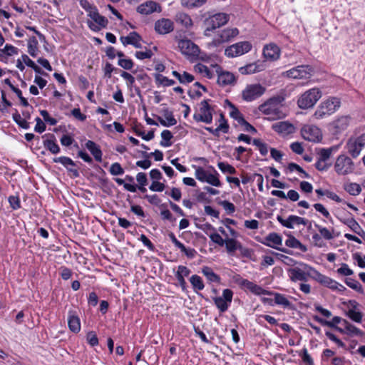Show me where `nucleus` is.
Masks as SVG:
<instances>
[{"mask_svg": "<svg viewBox=\"0 0 365 365\" xmlns=\"http://www.w3.org/2000/svg\"><path fill=\"white\" fill-rule=\"evenodd\" d=\"M283 100L279 96L272 97L261 104L258 109L262 113L269 115L268 118L271 120L283 118L286 115L282 110Z\"/></svg>", "mask_w": 365, "mask_h": 365, "instance_id": "nucleus-1", "label": "nucleus"}, {"mask_svg": "<svg viewBox=\"0 0 365 365\" xmlns=\"http://www.w3.org/2000/svg\"><path fill=\"white\" fill-rule=\"evenodd\" d=\"M289 277L292 281H306L310 277H315L316 270L306 264L299 263L297 267L288 270Z\"/></svg>", "mask_w": 365, "mask_h": 365, "instance_id": "nucleus-2", "label": "nucleus"}, {"mask_svg": "<svg viewBox=\"0 0 365 365\" xmlns=\"http://www.w3.org/2000/svg\"><path fill=\"white\" fill-rule=\"evenodd\" d=\"M229 15L225 13L215 14L206 18L204 21L206 26L204 35L210 36L212 31L225 25L229 21Z\"/></svg>", "mask_w": 365, "mask_h": 365, "instance_id": "nucleus-3", "label": "nucleus"}, {"mask_svg": "<svg viewBox=\"0 0 365 365\" xmlns=\"http://www.w3.org/2000/svg\"><path fill=\"white\" fill-rule=\"evenodd\" d=\"M239 33L240 31L237 28H226L220 30L215 35L212 41L207 43V46L210 48L218 47L232 41Z\"/></svg>", "mask_w": 365, "mask_h": 365, "instance_id": "nucleus-4", "label": "nucleus"}, {"mask_svg": "<svg viewBox=\"0 0 365 365\" xmlns=\"http://www.w3.org/2000/svg\"><path fill=\"white\" fill-rule=\"evenodd\" d=\"M209 100L201 101L199 109L193 115V118L197 122H203L210 124L212 122L214 108L209 104Z\"/></svg>", "mask_w": 365, "mask_h": 365, "instance_id": "nucleus-5", "label": "nucleus"}, {"mask_svg": "<svg viewBox=\"0 0 365 365\" xmlns=\"http://www.w3.org/2000/svg\"><path fill=\"white\" fill-rule=\"evenodd\" d=\"M212 168V173H210L201 167H197L195 169V178L203 182H207L215 187H220L221 182L218 178L219 174L213 167Z\"/></svg>", "mask_w": 365, "mask_h": 365, "instance_id": "nucleus-6", "label": "nucleus"}, {"mask_svg": "<svg viewBox=\"0 0 365 365\" xmlns=\"http://www.w3.org/2000/svg\"><path fill=\"white\" fill-rule=\"evenodd\" d=\"M265 91V87L259 83L249 84L242 90V98L246 102H252L261 97Z\"/></svg>", "mask_w": 365, "mask_h": 365, "instance_id": "nucleus-7", "label": "nucleus"}, {"mask_svg": "<svg viewBox=\"0 0 365 365\" xmlns=\"http://www.w3.org/2000/svg\"><path fill=\"white\" fill-rule=\"evenodd\" d=\"M252 48V43L249 41L237 42L227 46L225 50V55L228 58H235L248 53Z\"/></svg>", "mask_w": 365, "mask_h": 365, "instance_id": "nucleus-8", "label": "nucleus"}, {"mask_svg": "<svg viewBox=\"0 0 365 365\" xmlns=\"http://www.w3.org/2000/svg\"><path fill=\"white\" fill-rule=\"evenodd\" d=\"M314 73V70L310 66H298L287 71L284 74L287 77L294 79L308 80Z\"/></svg>", "mask_w": 365, "mask_h": 365, "instance_id": "nucleus-9", "label": "nucleus"}, {"mask_svg": "<svg viewBox=\"0 0 365 365\" xmlns=\"http://www.w3.org/2000/svg\"><path fill=\"white\" fill-rule=\"evenodd\" d=\"M319 90L312 88L305 92L298 100L299 108L307 109L312 108L319 100Z\"/></svg>", "mask_w": 365, "mask_h": 365, "instance_id": "nucleus-10", "label": "nucleus"}, {"mask_svg": "<svg viewBox=\"0 0 365 365\" xmlns=\"http://www.w3.org/2000/svg\"><path fill=\"white\" fill-rule=\"evenodd\" d=\"M214 68L217 75V84L221 87L234 86L236 83L235 76L227 71H225L219 65H215Z\"/></svg>", "mask_w": 365, "mask_h": 365, "instance_id": "nucleus-11", "label": "nucleus"}, {"mask_svg": "<svg viewBox=\"0 0 365 365\" xmlns=\"http://www.w3.org/2000/svg\"><path fill=\"white\" fill-rule=\"evenodd\" d=\"M354 163L346 155H339L334 164V170L339 175H348L354 171Z\"/></svg>", "mask_w": 365, "mask_h": 365, "instance_id": "nucleus-12", "label": "nucleus"}, {"mask_svg": "<svg viewBox=\"0 0 365 365\" xmlns=\"http://www.w3.org/2000/svg\"><path fill=\"white\" fill-rule=\"evenodd\" d=\"M341 106V101L336 97L329 96L321 103V117L335 113Z\"/></svg>", "mask_w": 365, "mask_h": 365, "instance_id": "nucleus-13", "label": "nucleus"}, {"mask_svg": "<svg viewBox=\"0 0 365 365\" xmlns=\"http://www.w3.org/2000/svg\"><path fill=\"white\" fill-rule=\"evenodd\" d=\"M233 292L230 289H225L222 291V295L213 298L215 304L220 312H225L227 310L232 302Z\"/></svg>", "mask_w": 365, "mask_h": 365, "instance_id": "nucleus-14", "label": "nucleus"}, {"mask_svg": "<svg viewBox=\"0 0 365 365\" xmlns=\"http://www.w3.org/2000/svg\"><path fill=\"white\" fill-rule=\"evenodd\" d=\"M178 46L182 54L189 56H197L199 53V47L188 39L178 41Z\"/></svg>", "mask_w": 365, "mask_h": 365, "instance_id": "nucleus-15", "label": "nucleus"}, {"mask_svg": "<svg viewBox=\"0 0 365 365\" xmlns=\"http://www.w3.org/2000/svg\"><path fill=\"white\" fill-rule=\"evenodd\" d=\"M349 123L350 118L348 116H341L331 123L328 128L333 135H336L345 130Z\"/></svg>", "mask_w": 365, "mask_h": 365, "instance_id": "nucleus-16", "label": "nucleus"}, {"mask_svg": "<svg viewBox=\"0 0 365 365\" xmlns=\"http://www.w3.org/2000/svg\"><path fill=\"white\" fill-rule=\"evenodd\" d=\"M364 146L360 136L350 138L346 145L348 153L353 158L358 157Z\"/></svg>", "mask_w": 365, "mask_h": 365, "instance_id": "nucleus-17", "label": "nucleus"}, {"mask_svg": "<svg viewBox=\"0 0 365 365\" xmlns=\"http://www.w3.org/2000/svg\"><path fill=\"white\" fill-rule=\"evenodd\" d=\"M302 138L308 141L318 142L319 140V128L312 125H305L302 127Z\"/></svg>", "mask_w": 365, "mask_h": 365, "instance_id": "nucleus-18", "label": "nucleus"}, {"mask_svg": "<svg viewBox=\"0 0 365 365\" xmlns=\"http://www.w3.org/2000/svg\"><path fill=\"white\" fill-rule=\"evenodd\" d=\"M173 30L174 23L169 19L162 18L156 21L155 23V31L159 34H168Z\"/></svg>", "mask_w": 365, "mask_h": 365, "instance_id": "nucleus-19", "label": "nucleus"}, {"mask_svg": "<svg viewBox=\"0 0 365 365\" xmlns=\"http://www.w3.org/2000/svg\"><path fill=\"white\" fill-rule=\"evenodd\" d=\"M137 12L143 15H149L154 12H161L160 5L153 1H147L137 7Z\"/></svg>", "mask_w": 365, "mask_h": 365, "instance_id": "nucleus-20", "label": "nucleus"}, {"mask_svg": "<svg viewBox=\"0 0 365 365\" xmlns=\"http://www.w3.org/2000/svg\"><path fill=\"white\" fill-rule=\"evenodd\" d=\"M262 53L267 61H274L279 58L281 50L277 44L271 43L264 46Z\"/></svg>", "mask_w": 365, "mask_h": 365, "instance_id": "nucleus-21", "label": "nucleus"}, {"mask_svg": "<svg viewBox=\"0 0 365 365\" xmlns=\"http://www.w3.org/2000/svg\"><path fill=\"white\" fill-rule=\"evenodd\" d=\"M272 129L282 136H287L295 132L294 125L288 121H280L272 125Z\"/></svg>", "mask_w": 365, "mask_h": 365, "instance_id": "nucleus-22", "label": "nucleus"}, {"mask_svg": "<svg viewBox=\"0 0 365 365\" xmlns=\"http://www.w3.org/2000/svg\"><path fill=\"white\" fill-rule=\"evenodd\" d=\"M226 250L229 254H233L236 250H240L246 255L249 250L242 246L240 242L234 238H225L224 240Z\"/></svg>", "mask_w": 365, "mask_h": 365, "instance_id": "nucleus-23", "label": "nucleus"}, {"mask_svg": "<svg viewBox=\"0 0 365 365\" xmlns=\"http://www.w3.org/2000/svg\"><path fill=\"white\" fill-rule=\"evenodd\" d=\"M162 116H158V120L160 123L165 127H170L177 123L173 111L165 108L161 110Z\"/></svg>", "mask_w": 365, "mask_h": 365, "instance_id": "nucleus-24", "label": "nucleus"}, {"mask_svg": "<svg viewBox=\"0 0 365 365\" xmlns=\"http://www.w3.org/2000/svg\"><path fill=\"white\" fill-rule=\"evenodd\" d=\"M121 43L125 46L132 45L135 48H141V36L135 31L130 32L127 36L120 38Z\"/></svg>", "mask_w": 365, "mask_h": 365, "instance_id": "nucleus-25", "label": "nucleus"}, {"mask_svg": "<svg viewBox=\"0 0 365 365\" xmlns=\"http://www.w3.org/2000/svg\"><path fill=\"white\" fill-rule=\"evenodd\" d=\"M93 21H88V27L94 31H99L101 28H105L108 24V20L99 13L93 18Z\"/></svg>", "mask_w": 365, "mask_h": 365, "instance_id": "nucleus-26", "label": "nucleus"}, {"mask_svg": "<svg viewBox=\"0 0 365 365\" xmlns=\"http://www.w3.org/2000/svg\"><path fill=\"white\" fill-rule=\"evenodd\" d=\"M242 284L246 289H247L248 290H250L251 292H252L253 294H255L256 295H262V294L272 295V292L265 290L262 287H260L247 279L243 280Z\"/></svg>", "mask_w": 365, "mask_h": 365, "instance_id": "nucleus-27", "label": "nucleus"}, {"mask_svg": "<svg viewBox=\"0 0 365 365\" xmlns=\"http://www.w3.org/2000/svg\"><path fill=\"white\" fill-rule=\"evenodd\" d=\"M342 325L344 326V334H346L349 336L362 337L364 336V332L362 330L357 328L356 326L351 324L346 319L343 320Z\"/></svg>", "mask_w": 365, "mask_h": 365, "instance_id": "nucleus-28", "label": "nucleus"}, {"mask_svg": "<svg viewBox=\"0 0 365 365\" xmlns=\"http://www.w3.org/2000/svg\"><path fill=\"white\" fill-rule=\"evenodd\" d=\"M277 219L284 226L289 228H294L295 225L305 224L303 218L295 215H290L287 219L278 216Z\"/></svg>", "mask_w": 365, "mask_h": 365, "instance_id": "nucleus-29", "label": "nucleus"}, {"mask_svg": "<svg viewBox=\"0 0 365 365\" xmlns=\"http://www.w3.org/2000/svg\"><path fill=\"white\" fill-rule=\"evenodd\" d=\"M68 324L69 329L74 333H78L81 330L80 319L73 310L68 312Z\"/></svg>", "mask_w": 365, "mask_h": 365, "instance_id": "nucleus-30", "label": "nucleus"}, {"mask_svg": "<svg viewBox=\"0 0 365 365\" xmlns=\"http://www.w3.org/2000/svg\"><path fill=\"white\" fill-rule=\"evenodd\" d=\"M175 20L177 24H180L185 29H190L192 26V20L191 17L186 13L178 12L175 16Z\"/></svg>", "mask_w": 365, "mask_h": 365, "instance_id": "nucleus-31", "label": "nucleus"}, {"mask_svg": "<svg viewBox=\"0 0 365 365\" xmlns=\"http://www.w3.org/2000/svg\"><path fill=\"white\" fill-rule=\"evenodd\" d=\"M86 148L91 152L97 162L102 161V151L100 147L93 141L88 140L86 143Z\"/></svg>", "mask_w": 365, "mask_h": 365, "instance_id": "nucleus-32", "label": "nucleus"}, {"mask_svg": "<svg viewBox=\"0 0 365 365\" xmlns=\"http://www.w3.org/2000/svg\"><path fill=\"white\" fill-rule=\"evenodd\" d=\"M321 284L339 292H342L346 289L345 287L342 284L324 275H321Z\"/></svg>", "mask_w": 365, "mask_h": 365, "instance_id": "nucleus-33", "label": "nucleus"}, {"mask_svg": "<svg viewBox=\"0 0 365 365\" xmlns=\"http://www.w3.org/2000/svg\"><path fill=\"white\" fill-rule=\"evenodd\" d=\"M53 162L61 163L69 171L72 172L76 177L78 176V172L77 170H72L69 168V166L74 167L76 165L75 163L70 158L66 156L55 158H53Z\"/></svg>", "mask_w": 365, "mask_h": 365, "instance_id": "nucleus-34", "label": "nucleus"}, {"mask_svg": "<svg viewBox=\"0 0 365 365\" xmlns=\"http://www.w3.org/2000/svg\"><path fill=\"white\" fill-rule=\"evenodd\" d=\"M202 273L203 275L206 277L207 280L210 282H216L220 283V277L219 275L215 274L212 269L207 266H204L202 267Z\"/></svg>", "mask_w": 365, "mask_h": 365, "instance_id": "nucleus-35", "label": "nucleus"}, {"mask_svg": "<svg viewBox=\"0 0 365 365\" xmlns=\"http://www.w3.org/2000/svg\"><path fill=\"white\" fill-rule=\"evenodd\" d=\"M343 222L347 225L354 232L359 235V236H362L365 235L364 231L360 227L359 223L352 217H349L344 219Z\"/></svg>", "mask_w": 365, "mask_h": 365, "instance_id": "nucleus-36", "label": "nucleus"}, {"mask_svg": "<svg viewBox=\"0 0 365 365\" xmlns=\"http://www.w3.org/2000/svg\"><path fill=\"white\" fill-rule=\"evenodd\" d=\"M266 240L268 242L267 245L275 249H279L278 246L282 245V239L281 236L275 232L269 234L266 237Z\"/></svg>", "mask_w": 365, "mask_h": 365, "instance_id": "nucleus-37", "label": "nucleus"}, {"mask_svg": "<svg viewBox=\"0 0 365 365\" xmlns=\"http://www.w3.org/2000/svg\"><path fill=\"white\" fill-rule=\"evenodd\" d=\"M194 71L196 73H200L203 77H206L208 79L214 78V73L205 65L198 63L194 66Z\"/></svg>", "mask_w": 365, "mask_h": 365, "instance_id": "nucleus-38", "label": "nucleus"}, {"mask_svg": "<svg viewBox=\"0 0 365 365\" xmlns=\"http://www.w3.org/2000/svg\"><path fill=\"white\" fill-rule=\"evenodd\" d=\"M51 139L43 140V146L53 154H57L60 152V148L56 143L55 137L51 135Z\"/></svg>", "mask_w": 365, "mask_h": 365, "instance_id": "nucleus-39", "label": "nucleus"}, {"mask_svg": "<svg viewBox=\"0 0 365 365\" xmlns=\"http://www.w3.org/2000/svg\"><path fill=\"white\" fill-rule=\"evenodd\" d=\"M344 190L351 195H357L361 191V187L356 182L347 181L344 184Z\"/></svg>", "mask_w": 365, "mask_h": 365, "instance_id": "nucleus-40", "label": "nucleus"}, {"mask_svg": "<svg viewBox=\"0 0 365 365\" xmlns=\"http://www.w3.org/2000/svg\"><path fill=\"white\" fill-rule=\"evenodd\" d=\"M341 321V319L339 317H334L331 320L323 319L321 318V325L334 327L336 330H338L339 332L344 334V327L339 328V327H336V325L339 323H340Z\"/></svg>", "mask_w": 365, "mask_h": 365, "instance_id": "nucleus-41", "label": "nucleus"}, {"mask_svg": "<svg viewBox=\"0 0 365 365\" xmlns=\"http://www.w3.org/2000/svg\"><path fill=\"white\" fill-rule=\"evenodd\" d=\"M38 42L35 36H31L28 40V53L34 58L36 57L38 52Z\"/></svg>", "mask_w": 365, "mask_h": 365, "instance_id": "nucleus-42", "label": "nucleus"}, {"mask_svg": "<svg viewBox=\"0 0 365 365\" xmlns=\"http://www.w3.org/2000/svg\"><path fill=\"white\" fill-rule=\"evenodd\" d=\"M226 102L230 108V117L237 120L239 124L242 123V122H244L245 118L242 114L238 110V108L229 101L227 100Z\"/></svg>", "mask_w": 365, "mask_h": 365, "instance_id": "nucleus-43", "label": "nucleus"}, {"mask_svg": "<svg viewBox=\"0 0 365 365\" xmlns=\"http://www.w3.org/2000/svg\"><path fill=\"white\" fill-rule=\"evenodd\" d=\"M262 70V66L256 63H250L240 68L239 71L242 74H252Z\"/></svg>", "mask_w": 365, "mask_h": 365, "instance_id": "nucleus-44", "label": "nucleus"}, {"mask_svg": "<svg viewBox=\"0 0 365 365\" xmlns=\"http://www.w3.org/2000/svg\"><path fill=\"white\" fill-rule=\"evenodd\" d=\"M172 73L182 84L189 83L194 81V76L186 71L181 74L176 71H173Z\"/></svg>", "mask_w": 365, "mask_h": 365, "instance_id": "nucleus-45", "label": "nucleus"}, {"mask_svg": "<svg viewBox=\"0 0 365 365\" xmlns=\"http://www.w3.org/2000/svg\"><path fill=\"white\" fill-rule=\"evenodd\" d=\"M190 282L195 292L201 291L205 287L202 279L197 274L192 275Z\"/></svg>", "mask_w": 365, "mask_h": 365, "instance_id": "nucleus-46", "label": "nucleus"}, {"mask_svg": "<svg viewBox=\"0 0 365 365\" xmlns=\"http://www.w3.org/2000/svg\"><path fill=\"white\" fill-rule=\"evenodd\" d=\"M207 0H180L181 5L187 9L199 8L206 3Z\"/></svg>", "mask_w": 365, "mask_h": 365, "instance_id": "nucleus-47", "label": "nucleus"}, {"mask_svg": "<svg viewBox=\"0 0 365 365\" xmlns=\"http://www.w3.org/2000/svg\"><path fill=\"white\" fill-rule=\"evenodd\" d=\"M285 245L289 247L299 249L302 252H305L307 250L306 247L294 237H289L285 241Z\"/></svg>", "mask_w": 365, "mask_h": 365, "instance_id": "nucleus-48", "label": "nucleus"}, {"mask_svg": "<svg viewBox=\"0 0 365 365\" xmlns=\"http://www.w3.org/2000/svg\"><path fill=\"white\" fill-rule=\"evenodd\" d=\"M272 294L274 296L275 304L281 305L284 308L289 307L291 306V302L284 294L279 293H272Z\"/></svg>", "mask_w": 365, "mask_h": 365, "instance_id": "nucleus-49", "label": "nucleus"}, {"mask_svg": "<svg viewBox=\"0 0 365 365\" xmlns=\"http://www.w3.org/2000/svg\"><path fill=\"white\" fill-rule=\"evenodd\" d=\"M172 133L168 130H164L161 133L162 140L160 142V145L163 147H169L172 145L170 140L173 138Z\"/></svg>", "mask_w": 365, "mask_h": 365, "instance_id": "nucleus-50", "label": "nucleus"}, {"mask_svg": "<svg viewBox=\"0 0 365 365\" xmlns=\"http://www.w3.org/2000/svg\"><path fill=\"white\" fill-rule=\"evenodd\" d=\"M325 335L337 347L345 348V344L339 339L332 331H325Z\"/></svg>", "mask_w": 365, "mask_h": 365, "instance_id": "nucleus-51", "label": "nucleus"}, {"mask_svg": "<svg viewBox=\"0 0 365 365\" xmlns=\"http://www.w3.org/2000/svg\"><path fill=\"white\" fill-rule=\"evenodd\" d=\"M345 283L348 287H349L352 289H354L359 293L364 292L362 286L359 282V281H357L356 279H354L352 278H346L345 280Z\"/></svg>", "mask_w": 365, "mask_h": 365, "instance_id": "nucleus-52", "label": "nucleus"}, {"mask_svg": "<svg viewBox=\"0 0 365 365\" xmlns=\"http://www.w3.org/2000/svg\"><path fill=\"white\" fill-rule=\"evenodd\" d=\"M346 316L352 321L360 323L362 320L363 314L361 312L356 311L354 308H352L346 312Z\"/></svg>", "mask_w": 365, "mask_h": 365, "instance_id": "nucleus-53", "label": "nucleus"}, {"mask_svg": "<svg viewBox=\"0 0 365 365\" xmlns=\"http://www.w3.org/2000/svg\"><path fill=\"white\" fill-rule=\"evenodd\" d=\"M19 53V48L11 45V44H6L4 48L0 49V56H3L4 54L11 56L13 55H16Z\"/></svg>", "mask_w": 365, "mask_h": 365, "instance_id": "nucleus-54", "label": "nucleus"}, {"mask_svg": "<svg viewBox=\"0 0 365 365\" xmlns=\"http://www.w3.org/2000/svg\"><path fill=\"white\" fill-rule=\"evenodd\" d=\"M252 143L258 148V150L262 156H266L267 155L269 150L267 144L262 142L260 139L256 138L252 140Z\"/></svg>", "mask_w": 365, "mask_h": 365, "instance_id": "nucleus-55", "label": "nucleus"}, {"mask_svg": "<svg viewBox=\"0 0 365 365\" xmlns=\"http://www.w3.org/2000/svg\"><path fill=\"white\" fill-rule=\"evenodd\" d=\"M274 255L278 260H279L280 262H282V263L287 266L292 267L297 264V262L290 257H288L280 253H275Z\"/></svg>", "mask_w": 365, "mask_h": 365, "instance_id": "nucleus-56", "label": "nucleus"}, {"mask_svg": "<svg viewBox=\"0 0 365 365\" xmlns=\"http://www.w3.org/2000/svg\"><path fill=\"white\" fill-rule=\"evenodd\" d=\"M217 167L223 173L235 174L237 172L236 169L227 163L219 162Z\"/></svg>", "mask_w": 365, "mask_h": 365, "instance_id": "nucleus-57", "label": "nucleus"}, {"mask_svg": "<svg viewBox=\"0 0 365 365\" xmlns=\"http://www.w3.org/2000/svg\"><path fill=\"white\" fill-rule=\"evenodd\" d=\"M339 146H334L328 149H321V163L329 161V157L333 151H336Z\"/></svg>", "mask_w": 365, "mask_h": 365, "instance_id": "nucleus-58", "label": "nucleus"}, {"mask_svg": "<svg viewBox=\"0 0 365 365\" xmlns=\"http://www.w3.org/2000/svg\"><path fill=\"white\" fill-rule=\"evenodd\" d=\"M219 125L217 127L219 131H222L223 133H227L229 131V125L224 115L221 113L219 118Z\"/></svg>", "mask_w": 365, "mask_h": 365, "instance_id": "nucleus-59", "label": "nucleus"}, {"mask_svg": "<svg viewBox=\"0 0 365 365\" xmlns=\"http://www.w3.org/2000/svg\"><path fill=\"white\" fill-rule=\"evenodd\" d=\"M155 79L158 83H159L161 85H163L164 86H170L175 83L174 80L169 79L168 78L161 74H157L155 76Z\"/></svg>", "mask_w": 365, "mask_h": 365, "instance_id": "nucleus-60", "label": "nucleus"}, {"mask_svg": "<svg viewBox=\"0 0 365 365\" xmlns=\"http://www.w3.org/2000/svg\"><path fill=\"white\" fill-rule=\"evenodd\" d=\"M13 119L19 127H21L24 129L29 128V123L27 122L26 120L21 118L20 114H19V113L14 114Z\"/></svg>", "mask_w": 365, "mask_h": 365, "instance_id": "nucleus-61", "label": "nucleus"}, {"mask_svg": "<svg viewBox=\"0 0 365 365\" xmlns=\"http://www.w3.org/2000/svg\"><path fill=\"white\" fill-rule=\"evenodd\" d=\"M136 180L138 182V184L140 185L139 187V190L142 192L145 191V188L144 187L145 185H147V176L146 174L144 173H138L136 176Z\"/></svg>", "mask_w": 365, "mask_h": 365, "instance_id": "nucleus-62", "label": "nucleus"}, {"mask_svg": "<svg viewBox=\"0 0 365 365\" xmlns=\"http://www.w3.org/2000/svg\"><path fill=\"white\" fill-rule=\"evenodd\" d=\"M110 173L113 175H122L124 174V170L118 163H114L110 165Z\"/></svg>", "mask_w": 365, "mask_h": 365, "instance_id": "nucleus-63", "label": "nucleus"}, {"mask_svg": "<svg viewBox=\"0 0 365 365\" xmlns=\"http://www.w3.org/2000/svg\"><path fill=\"white\" fill-rule=\"evenodd\" d=\"M120 76L126 81L128 88H131L135 84V78L126 71H122Z\"/></svg>", "mask_w": 365, "mask_h": 365, "instance_id": "nucleus-64", "label": "nucleus"}]
</instances>
